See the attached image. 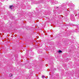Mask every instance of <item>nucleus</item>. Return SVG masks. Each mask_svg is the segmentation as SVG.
Wrapping results in <instances>:
<instances>
[{
	"instance_id": "1",
	"label": "nucleus",
	"mask_w": 79,
	"mask_h": 79,
	"mask_svg": "<svg viewBox=\"0 0 79 79\" xmlns=\"http://www.w3.org/2000/svg\"><path fill=\"white\" fill-rule=\"evenodd\" d=\"M9 77H11V76H13V74H12L11 73H10L9 74Z\"/></svg>"
},
{
	"instance_id": "4",
	"label": "nucleus",
	"mask_w": 79,
	"mask_h": 79,
	"mask_svg": "<svg viewBox=\"0 0 79 79\" xmlns=\"http://www.w3.org/2000/svg\"><path fill=\"white\" fill-rule=\"evenodd\" d=\"M55 3L56 4H57V3H58V1H56L55 2Z\"/></svg>"
},
{
	"instance_id": "2",
	"label": "nucleus",
	"mask_w": 79,
	"mask_h": 79,
	"mask_svg": "<svg viewBox=\"0 0 79 79\" xmlns=\"http://www.w3.org/2000/svg\"><path fill=\"white\" fill-rule=\"evenodd\" d=\"M13 7V6H10V8L11 9H12V8Z\"/></svg>"
},
{
	"instance_id": "3",
	"label": "nucleus",
	"mask_w": 79,
	"mask_h": 79,
	"mask_svg": "<svg viewBox=\"0 0 79 79\" xmlns=\"http://www.w3.org/2000/svg\"><path fill=\"white\" fill-rule=\"evenodd\" d=\"M58 52H59V53H61V52H62V51L60 50H59V51H58Z\"/></svg>"
},
{
	"instance_id": "5",
	"label": "nucleus",
	"mask_w": 79,
	"mask_h": 79,
	"mask_svg": "<svg viewBox=\"0 0 79 79\" xmlns=\"http://www.w3.org/2000/svg\"><path fill=\"white\" fill-rule=\"evenodd\" d=\"M42 78H45V76H42Z\"/></svg>"
}]
</instances>
